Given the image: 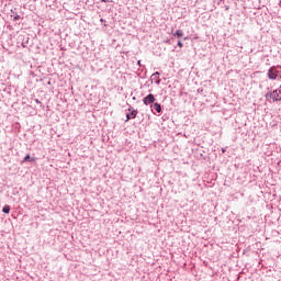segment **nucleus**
<instances>
[{
  "instance_id": "obj_1",
  "label": "nucleus",
  "mask_w": 281,
  "mask_h": 281,
  "mask_svg": "<svg viewBox=\"0 0 281 281\" xmlns=\"http://www.w3.org/2000/svg\"><path fill=\"white\" fill-rule=\"evenodd\" d=\"M279 74L280 71L278 70V68H276V66L270 67V69L268 70L269 80H276Z\"/></svg>"
},
{
  "instance_id": "obj_2",
  "label": "nucleus",
  "mask_w": 281,
  "mask_h": 281,
  "mask_svg": "<svg viewBox=\"0 0 281 281\" xmlns=\"http://www.w3.org/2000/svg\"><path fill=\"white\" fill-rule=\"evenodd\" d=\"M155 94L149 93L143 99V104H145V106H149V104L153 106V104H155Z\"/></svg>"
},
{
  "instance_id": "obj_3",
  "label": "nucleus",
  "mask_w": 281,
  "mask_h": 281,
  "mask_svg": "<svg viewBox=\"0 0 281 281\" xmlns=\"http://www.w3.org/2000/svg\"><path fill=\"white\" fill-rule=\"evenodd\" d=\"M151 82L155 81L156 85H160L161 79H159V71H156L150 77Z\"/></svg>"
},
{
  "instance_id": "obj_4",
  "label": "nucleus",
  "mask_w": 281,
  "mask_h": 281,
  "mask_svg": "<svg viewBox=\"0 0 281 281\" xmlns=\"http://www.w3.org/2000/svg\"><path fill=\"white\" fill-rule=\"evenodd\" d=\"M137 110H133L131 113H127L125 122H128L130 120H135V117H137Z\"/></svg>"
},
{
  "instance_id": "obj_5",
  "label": "nucleus",
  "mask_w": 281,
  "mask_h": 281,
  "mask_svg": "<svg viewBox=\"0 0 281 281\" xmlns=\"http://www.w3.org/2000/svg\"><path fill=\"white\" fill-rule=\"evenodd\" d=\"M150 109H151V111H155L157 113H161V104H159V103L151 104Z\"/></svg>"
},
{
  "instance_id": "obj_6",
  "label": "nucleus",
  "mask_w": 281,
  "mask_h": 281,
  "mask_svg": "<svg viewBox=\"0 0 281 281\" xmlns=\"http://www.w3.org/2000/svg\"><path fill=\"white\" fill-rule=\"evenodd\" d=\"M173 36H177L178 38H181V36H183V31H182V30H177V31L173 33Z\"/></svg>"
},
{
  "instance_id": "obj_7",
  "label": "nucleus",
  "mask_w": 281,
  "mask_h": 281,
  "mask_svg": "<svg viewBox=\"0 0 281 281\" xmlns=\"http://www.w3.org/2000/svg\"><path fill=\"white\" fill-rule=\"evenodd\" d=\"M2 212H3V214H10V205H4L2 207Z\"/></svg>"
},
{
  "instance_id": "obj_8",
  "label": "nucleus",
  "mask_w": 281,
  "mask_h": 281,
  "mask_svg": "<svg viewBox=\"0 0 281 281\" xmlns=\"http://www.w3.org/2000/svg\"><path fill=\"white\" fill-rule=\"evenodd\" d=\"M23 161H34V158L30 157V154H27V155L24 157Z\"/></svg>"
},
{
  "instance_id": "obj_9",
  "label": "nucleus",
  "mask_w": 281,
  "mask_h": 281,
  "mask_svg": "<svg viewBox=\"0 0 281 281\" xmlns=\"http://www.w3.org/2000/svg\"><path fill=\"white\" fill-rule=\"evenodd\" d=\"M20 19H21V15L16 14V15H14V18H13V21H19Z\"/></svg>"
},
{
  "instance_id": "obj_10",
  "label": "nucleus",
  "mask_w": 281,
  "mask_h": 281,
  "mask_svg": "<svg viewBox=\"0 0 281 281\" xmlns=\"http://www.w3.org/2000/svg\"><path fill=\"white\" fill-rule=\"evenodd\" d=\"M178 47H183V43H181V41H178Z\"/></svg>"
},
{
  "instance_id": "obj_11",
  "label": "nucleus",
  "mask_w": 281,
  "mask_h": 281,
  "mask_svg": "<svg viewBox=\"0 0 281 281\" xmlns=\"http://www.w3.org/2000/svg\"><path fill=\"white\" fill-rule=\"evenodd\" d=\"M101 2H102V3H108V2H109V0H101Z\"/></svg>"
},
{
  "instance_id": "obj_12",
  "label": "nucleus",
  "mask_w": 281,
  "mask_h": 281,
  "mask_svg": "<svg viewBox=\"0 0 281 281\" xmlns=\"http://www.w3.org/2000/svg\"><path fill=\"white\" fill-rule=\"evenodd\" d=\"M137 65L142 66V60H138V61H137Z\"/></svg>"
},
{
  "instance_id": "obj_13",
  "label": "nucleus",
  "mask_w": 281,
  "mask_h": 281,
  "mask_svg": "<svg viewBox=\"0 0 281 281\" xmlns=\"http://www.w3.org/2000/svg\"><path fill=\"white\" fill-rule=\"evenodd\" d=\"M35 102H36L37 104H41V101H38V99H36Z\"/></svg>"
},
{
  "instance_id": "obj_14",
  "label": "nucleus",
  "mask_w": 281,
  "mask_h": 281,
  "mask_svg": "<svg viewBox=\"0 0 281 281\" xmlns=\"http://www.w3.org/2000/svg\"><path fill=\"white\" fill-rule=\"evenodd\" d=\"M226 10H229V7H226Z\"/></svg>"
},
{
  "instance_id": "obj_15",
  "label": "nucleus",
  "mask_w": 281,
  "mask_h": 281,
  "mask_svg": "<svg viewBox=\"0 0 281 281\" xmlns=\"http://www.w3.org/2000/svg\"><path fill=\"white\" fill-rule=\"evenodd\" d=\"M104 21V19H101V22H103Z\"/></svg>"
}]
</instances>
